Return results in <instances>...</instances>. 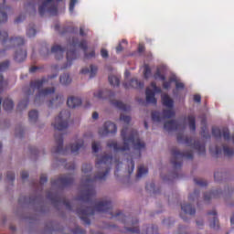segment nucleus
Instances as JSON below:
<instances>
[{
	"label": "nucleus",
	"mask_w": 234,
	"mask_h": 234,
	"mask_svg": "<svg viewBox=\"0 0 234 234\" xmlns=\"http://www.w3.org/2000/svg\"><path fill=\"white\" fill-rule=\"evenodd\" d=\"M112 154H107L101 156L96 161L97 169H101L94 177L87 176L82 178V191L80 196L77 197L79 202L82 205L77 208L76 213L80 218L86 224V226H90V219L89 217H92L96 211L98 213H109L111 218H118L122 222H125V215L122 211H118L115 215L112 211V203L110 200H102L99 202H94V197H96L95 183L98 180H105L107 176L111 172V165L113 162Z\"/></svg>",
	"instance_id": "obj_1"
},
{
	"label": "nucleus",
	"mask_w": 234,
	"mask_h": 234,
	"mask_svg": "<svg viewBox=\"0 0 234 234\" xmlns=\"http://www.w3.org/2000/svg\"><path fill=\"white\" fill-rule=\"evenodd\" d=\"M121 136L123 141V146L118 145L115 141H110L107 143V147L113 149L115 153H120L123 151H129L131 147H133L134 151H139L138 158L142 156L140 151L145 149V143L140 140L138 132L136 130H130L124 127L121 132Z\"/></svg>",
	"instance_id": "obj_2"
},
{
	"label": "nucleus",
	"mask_w": 234,
	"mask_h": 234,
	"mask_svg": "<svg viewBox=\"0 0 234 234\" xmlns=\"http://www.w3.org/2000/svg\"><path fill=\"white\" fill-rule=\"evenodd\" d=\"M23 45H25V38L21 37L10 38L8 37V32L5 30L0 31V47H2V49H0V58L5 56L6 50L16 47L17 49L15 53L14 59L16 63H23L27 59V49L21 48Z\"/></svg>",
	"instance_id": "obj_3"
},
{
	"label": "nucleus",
	"mask_w": 234,
	"mask_h": 234,
	"mask_svg": "<svg viewBox=\"0 0 234 234\" xmlns=\"http://www.w3.org/2000/svg\"><path fill=\"white\" fill-rule=\"evenodd\" d=\"M37 6L40 17L58 16L65 12V3L59 1L28 2L26 5V11L28 14H36Z\"/></svg>",
	"instance_id": "obj_4"
},
{
	"label": "nucleus",
	"mask_w": 234,
	"mask_h": 234,
	"mask_svg": "<svg viewBox=\"0 0 234 234\" xmlns=\"http://www.w3.org/2000/svg\"><path fill=\"white\" fill-rule=\"evenodd\" d=\"M54 78H58V74H53L51 76H48V78L43 77L40 80H31L28 89L24 90L26 96H32V94H34L36 90H38V92L36 95L35 101H37V100H41V98H47V96H51V94H54V92H56V88L51 87L43 89V86L45 85V83H48L49 80H54Z\"/></svg>",
	"instance_id": "obj_5"
},
{
	"label": "nucleus",
	"mask_w": 234,
	"mask_h": 234,
	"mask_svg": "<svg viewBox=\"0 0 234 234\" xmlns=\"http://www.w3.org/2000/svg\"><path fill=\"white\" fill-rule=\"evenodd\" d=\"M78 46L80 48L83 50L84 58L86 59L94 58V56H96V53L94 52V50H92L90 54L87 53V49L89 48V47L87 46V40H81L80 42L78 37H72L69 40V49L67 51V64L66 66L63 67V69H69V67L72 65V61L80 58V55L78 54V50H76V47Z\"/></svg>",
	"instance_id": "obj_6"
},
{
	"label": "nucleus",
	"mask_w": 234,
	"mask_h": 234,
	"mask_svg": "<svg viewBox=\"0 0 234 234\" xmlns=\"http://www.w3.org/2000/svg\"><path fill=\"white\" fill-rule=\"evenodd\" d=\"M55 141L57 146L52 149L53 154H67V151L69 150L74 154L78 153V151L83 147V140H79L76 144L63 149V134L59 133H55Z\"/></svg>",
	"instance_id": "obj_7"
},
{
	"label": "nucleus",
	"mask_w": 234,
	"mask_h": 234,
	"mask_svg": "<svg viewBox=\"0 0 234 234\" xmlns=\"http://www.w3.org/2000/svg\"><path fill=\"white\" fill-rule=\"evenodd\" d=\"M172 159L171 164L174 169H182V160L186 158L187 160H193V151L180 152L176 148L171 150Z\"/></svg>",
	"instance_id": "obj_8"
},
{
	"label": "nucleus",
	"mask_w": 234,
	"mask_h": 234,
	"mask_svg": "<svg viewBox=\"0 0 234 234\" xmlns=\"http://www.w3.org/2000/svg\"><path fill=\"white\" fill-rule=\"evenodd\" d=\"M176 138L177 142L180 144H185L186 145H188V147L196 149L198 154H206V144H201L200 141H195L193 138L184 136L182 133H178Z\"/></svg>",
	"instance_id": "obj_9"
},
{
	"label": "nucleus",
	"mask_w": 234,
	"mask_h": 234,
	"mask_svg": "<svg viewBox=\"0 0 234 234\" xmlns=\"http://www.w3.org/2000/svg\"><path fill=\"white\" fill-rule=\"evenodd\" d=\"M69 120H70V112L64 110L55 118L52 125L57 131H65L69 129Z\"/></svg>",
	"instance_id": "obj_10"
},
{
	"label": "nucleus",
	"mask_w": 234,
	"mask_h": 234,
	"mask_svg": "<svg viewBox=\"0 0 234 234\" xmlns=\"http://www.w3.org/2000/svg\"><path fill=\"white\" fill-rule=\"evenodd\" d=\"M74 184V176L72 174H67L64 176H61L60 177L57 179L51 180V186L52 187H69V186H72Z\"/></svg>",
	"instance_id": "obj_11"
},
{
	"label": "nucleus",
	"mask_w": 234,
	"mask_h": 234,
	"mask_svg": "<svg viewBox=\"0 0 234 234\" xmlns=\"http://www.w3.org/2000/svg\"><path fill=\"white\" fill-rule=\"evenodd\" d=\"M9 67H10V61L8 60H5L0 63V94L5 90V87H8V80H5V79L3 78L2 72H5V70H8ZM2 101L3 100L0 97V105Z\"/></svg>",
	"instance_id": "obj_12"
},
{
	"label": "nucleus",
	"mask_w": 234,
	"mask_h": 234,
	"mask_svg": "<svg viewBox=\"0 0 234 234\" xmlns=\"http://www.w3.org/2000/svg\"><path fill=\"white\" fill-rule=\"evenodd\" d=\"M162 114H163V117L160 115L159 112H152L153 122H162L163 118H174L176 113L173 108H168V110H163Z\"/></svg>",
	"instance_id": "obj_13"
},
{
	"label": "nucleus",
	"mask_w": 234,
	"mask_h": 234,
	"mask_svg": "<svg viewBox=\"0 0 234 234\" xmlns=\"http://www.w3.org/2000/svg\"><path fill=\"white\" fill-rule=\"evenodd\" d=\"M48 198L51 200L52 204H63L69 211H72V205L65 197H61L59 194H49L48 195Z\"/></svg>",
	"instance_id": "obj_14"
},
{
	"label": "nucleus",
	"mask_w": 234,
	"mask_h": 234,
	"mask_svg": "<svg viewBox=\"0 0 234 234\" xmlns=\"http://www.w3.org/2000/svg\"><path fill=\"white\" fill-rule=\"evenodd\" d=\"M161 92H162V88L158 86L155 87L154 90L147 88L145 90L147 103H152V105H156L157 101H156V97H154V94H160Z\"/></svg>",
	"instance_id": "obj_15"
},
{
	"label": "nucleus",
	"mask_w": 234,
	"mask_h": 234,
	"mask_svg": "<svg viewBox=\"0 0 234 234\" xmlns=\"http://www.w3.org/2000/svg\"><path fill=\"white\" fill-rule=\"evenodd\" d=\"M12 12V8L6 5V2H3L0 5V24L6 23L8 21V14Z\"/></svg>",
	"instance_id": "obj_16"
},
{
	"label": "nucleus",
	"mask_w": 234,
	"mask_h": 234,
	"mask_svg": "<svg viewBox=\"0 0 234 234\" xmlns=\"http://www.w3.org/2000/svg\"><path fill=\"white\" fill-rule=\"evenodd\" d=\"M212 134L215 138H224L227 142L229 140H231V136L229 135V130L228 128H224L222 131H220L219 128L213 127L212 128Z\"/></svg>",
	"instance_id": "obj_17"
},
{
	"label": "nucleus",
	"mask_w": 234,
	"mask_h": 234,
	"mask_svg": "<svg viewBox=\"0 0 234 234\" xmlns=\"http://www.w3.org/2000/svg\"><path fill=\"white\" fill-rule=\"evenodd\" d=\"M164 129L167 131V133H173V131H180L182 124L176 120L167 121L164 124Z\"/></svg>",
	"instance_id": "obj_18"
},
{
	"label": "nucleus",
	"mask_w": 234,
	"mask_h": 234,
	"mask_svg": "<svg viewBox=\"0 0 234 234\" xmlns=\"http://www.w3.org/2000/svg\"><path fill=\"white\" fill-rule=\"evenodd\" d=\"M209 218V227L212 229H218L220 226L218 225V218L217 217V210L213 209L212 211L207 213Z\"/></svg>",
	"instance_id": "obj_19"
},
{
	"label": "nucleus",
	"mask_w": 234,
	"mask_h": 234,
	"mask_svg": "<svg viewBox=\"0 0 234 234\" xmlns=\"http://www.w3.org/2000/svg\"><path fill=\"white\" fill-rule=\"evenodd\" d=\"M118 131V127L114 122H106L103 125V130L101 134H115Z\"/></svg>",
	"instance_id": "obj_20"
},
{
	"label": "nucleus",
	"mask_w": 234,
	"mask_h": 234,
	"mask_svg": "<svg viewBox=\"0 0 234 234\" xmlns=\"http://www.w3.org/2000/svg\"><path fill=\"white\" fill-rule=\"evenodd\" d=\"M124 89H144V82L138 79H132L130 81L123 83Z\"/></svg>",
	"instance_id": "obj_21"
},
{
	"label": "nucleus",
	"mask_w": 234,
	"mask_h": 234,
	"mask_svg": "<svg viewBox=\"0 0 234 234\" xmlns=\"http://www.w3.org/2000/svg\"><path fill=\"white\" fill-rule=\"evenodd\" d=\"M93 96L99 100H107V98H112V96H114V92L107 90H99L97 92L93 93Z\"/></svg>",
	"instance_id": "obj_22"
},
{
	"label": "nucleus",
	"mask_w": 234,
	"mask_h": 234,
	"mask_svg": "<svg viewBox=\"0 0 234 234\" xmlns=\"http://www.w3.org/2000/svg\"><path fill=\"white\" fill-rule=\"evenodd\" d=\"M111 104L119 109V111H122L123 112H129L131 111V106L124 104L121 101H111Z\"/></svg>",
	"instance_id": "obj_23"
},
{
	"label": "nucleus",
	"mask_w": 234,
	"mask_h": 234,
	"mask_svg": "<svg viewBox=\"0 0 234 234\" xmlns=\"http://www.w3.org/2000/svg\"><path fill=\"white\" fill-rule=\"evenodd\" d=\"M51 52L55 54L56 59H61L63 58V54L65 53V48L59 45H55L51 48Z\"/></svg>",
	"instance_id": "obj_24"
},
{
	"label": "nucleus",
	"mask_w": 234,
	"mask_h": 234,
	"mask_svg": "<svg viewBox=\"0 0 234 234\" xmlns=\"http://www.w3.org/2000/svg\"><path fill=\"white\" fill-rule=\"evenodd\" d=\"M63 101H65V99H63V96L56 95L55 98L49 100L48 103V107H59V105H61Z\"/></svg>",
	"instance_id": "obj_25"
},
{
	"label": "nucleus",
	"mask_w": 234,
	"mask_h": 234,
	"mask_svg": "<svg viewBox=\"0 0 234 234\" xmlns=\"http://www.w3.org/2000/svg\"><path fill=\"white\" fill-rule=\"evenodd\" d=\"M67 105L69 109H76V107H80V105H81V99L78 97H70L67 101Z\"/></svg>",
	"instance_id": "obj_26"
},
{
	"label": "nucleus",
	"mask_w": 234,
	"mask_h": 234,
	"mask_svg": "<svg viewBox=\"0 0 234 234\" xmlns=\"http://www.w3.org/2000/svg\"><path fill=\"white\" fill-rule=\"evenodd\" d=\"M161 100L163 105L167 107V109H173L175 107V101H173L167 94L162 95Z\"/></svg>",
	"instance_id": "obj_27"
},
{
	"label": "nucleus",
	"mask_w": 234,
	"mask_h": 234,
	"mask_svg": "<svg viewBox=\"0 0 234 234\" xmlns=\"http://www.w3.org/2000/svg\"><path fill=\"white\" fill-rule=\"evenodd\" d=\"M221 195H222L221 190H213L211 192L204 194V200L205 202H209L211 198H218V197H220Z\"/></svg>",
	"instance_id": "obj_28"
},
{
	"label": "nucleus",
	"mask_w": 234,
	"mask_h": 234,
	"mask_svg": "<svg viewBox=\"0 0 234 234\" xmlns=\"http://www.w3.org/2000/svg\"><path fill=\"white\" fill-rule=\"evenodd\" d=\"M97 72H98V67H96L95 65H90V69H89V68H84L80 71L81 74H90V79L94 78Z\"/></svg>",
	"instance_id": "obj_29"
},
{
	"label": "nucleus",
	"mask_w": 234,
	"mask_h": 234,
	"mask_svg": "<svg viewBox=\"0 0 234 234\" xmlns=\"http://www.w3.org/2000/svg\"><path fill=\"white\" fill-rule=\"evenodd\" d=\"M181 209L186 215H195L197 213V209L191 204L181 205Z\"/></svg>",
	"instance_id": "obj_30"
},
{
	"label": "nucleus",
	"mask_w": 234,
	"mask_h": 234,
	"mask_svg": "<svg viewBox=\"0 0 234 234\" xmlns=\"http://www.w3.org/2000/svg\"><path fill=\"white\" fill-rule=\"evenodd\" d=\"M186 120L188 122V127L190 131L195 133V131H197V119L195 118L194 115H188Z\"/></svg>",
	"instance_id": "obj_31"
},
{
	"label": "nucleus",
	"mask_w": 234,
	"mask_h": 234,
	"mask_svg": "<svg viewBox=\"0 0 234 234\" xmlns=\"http://www.w3.org/2000/svg\"><path fill=\"white\" fill-rule=\"evenodd\" d=\"M3 108L6 112H10L14 109V101L10 99H5L3 101Z\"/></svg>",
	"instance_id": "obj_32"
},
{
	"label": "nucleus",
	"mask_w": 234,
	"mask_h": 234,
	"mask_svg": "<svg viewBox=\"0 0 234 234\" xmlns=\"http://www.w3.org/2000/svg\"><path fill=\"white\" fill-rule=\"evenodd\" d=\"M108 80L112 87H120V79L117 76L110 75Z\"/></svg>",
	"instance_id": "obj_33"
},
{
	"label": "nucleus",
	"mask_w": 234,
	"mask_h": 234,
	"mask_svg": "<svg viewBox=\"0 0 234 234\" xmlns=\"http://www.w3.org/2000/svg\"><path fill=\"white\" fill-rule=\"evenodd\" d=\"M59 81L61 85H69V83H71L72 79H70V75L63 74L60 76Z\"/></svg>",
	"instance_id": "obj_34"
},
{
	"label": "nucleus",
	"mask_w": 234,
	"mask_h": 234,
	"mask_svg": "<svg viewBox=\"0 0 234 234\" xmlns=\"http://www.w3.org/2000/svg\"><path fill=\"white\" fill-rule=\"evenodd\" d=\"M149 173V170L145 168L144 165H140L137 170L136 178H142V176H145Z\"/></svg>",
	"instance_id": "obj_35"
},
{
	"label": "nucleus",
	"mask_w": 234,
	"mask_h": 234,
	"mask_svg": "<svg viewBox=\"0 0 234 234\" xmlns=\"http://www.w3.org/2000/svg\"><path fill=\"white\" fill-rule=\"evenodd\" d=\"M54 29L56 30V32H58L61 36H63V34H67V32L70 30V27H59V24H56Z\"/></svg>",
	"instance_id": "obj_36"
},
{
	"label": "nucleus",
	"mask_w": 234,
	"mask_h": 234,
	"mask_svg": "<svg viewBox=\"0 0 234 234\" xmlns=\"http://www.w3.org/2000/svg\"><path fill=\"white\" fill-rule=\"evenodd\" d=\"M143 74H144V80H149V78H151V67L149 66V64L144 65Z\"/></svg>",
	"instance_id": "obj_37"
},
{
	"label": "nucleus",
	"mask_w": 234,
	"mask_h": 234,
	"mask_svg": "<svg viewBox=\"0 0 234 234\" xmlns=\"http://www.w3.org/2000/svg\"><path fill=\"white\" fill-rule=\"evenodd\" d=\"M29 100L28 98L22 100L17 106L18 111H25L28 107Z\"/></svg>",
	"instance_id": "obj_38"
},
{
	"label": "nucleus",
	"mask_w": 234,
	"mask_h": 234,
	"mask_svg": "<svg viewBox=\"0 0 234 234\" xmlns=\"http://www.w3.org/2000/svg\"><path fill=\"white\" fill-rule=\"evenodd\" d=\"M39 116L37 111L33 110L31 112H29L28 113V118H29V122H37V117Z\"/></svg>",
	"instance_id": "obj_39"
},
{
	"label": "nucleus",
	"mask_w": 234,
	"mask_h": 234,
	"mask_svg": "<svg viewBox=\"0 0 234 234\" xmlns=\"http://www.w3.org/2000/svg\"><path fill=\"white\" fill-rule=\"evenodd\" d=\"M154 80H161L162 81H165V75L162 74V71H160V69H157L154 75Z\"/></svg>",
	"instance_id": "obj_40"
},
{
	"label": "nucleus",
	"mask_w": 234,
	"mask_h": 234,
	"mask_svg": "<svg viewBox=\"0 0 234 234\" xmlns=\"http://www.w3.org/2000/svg\"><path fill=\"white\" fill-rule=\"evenodd\" d=\"M223 153H224L225 156H233L234 150H233V148H229V146L224 145Z\"/></svg>",
	"instance_id": "obj_41"
},
{
	"label": "nucleus",
	"mask_w": 234,
	"mask_h": 234,
	"mask_svg": "<svg viewBox=\"0 0 234 234\" xmlns=\"http://www.w3.org/2000/svg\"><path fill=\"white\" fill-rule=\"evenodd\" d=\"M194 182L196 184V186H199L200 187H206L207 186V181L204 180V179H194Z\"/></svg>",
	"instance_id": "obj_42"
},
{
	"label": "nucleus",
	"mask_w": 234,
	"mask_h": 234,
	"mask_svg": "<svg viewBox=\"0 0 234 234\" xmlns=\"http://www.w3.org/2000/svg\"><path fill=\"white\" fill-rule=\"evenodd\" d=\"M90 171H92V165H90V164H84L82 165V173L87 175V173H90Z\"/></svg>",
	"instance_id": "obj_43"
},
{
	"label": "nucleus",
	"mask_w": 234,
	"mask_h": 234,
	"mask_svg": "<svg viewBox=\"0 0 234 234\" xmlns=\"http://www.w3.org/2000/svg\"><path fill=\"white\" fill-rule=\"evenodd\" d=\"M37 34L36 27H32L27 30V37H35Z\"/></svg>",
	"instance_id": "obj_44"
},
{
	"label": "nucleus",
	"mask_w": 234,
	"mask_h": 234,
	"mask_svg": "<svg viewBox=\"0 0 234 234\" xmlns=\"http://www.w3.org/2000/svg\"><path fill=\"white\" fill-rule=\"evenodd\" d=\"M128 173L129 175H133V172L134 171V161L133 159L128 160Z\"/></svg>",
	"instance_id": "obj_45"
},
{
	"label": "nucleus",
	"mask_w": 234,
	"mask_h": 234,
	"mask_svg": "<svg viewBox=\"0 0 234 234\" xmlns=\"http://www.w3.org/2000/svg\"><path fill=\"white\" fill-rule=\"evenodd\" d=\"M209 151L210 153H212V154L218 156V154L222 153V148H218V146H215V149H213V147H210Z\"/></svg>",
	"instance_id": "obj_46"
},
{
	"label": "nucleus",
	"mask_w": 234,
	"mask_h": 234,
	"mask_svg": "<svg viewBox=\"0 0 234 234\" xmlns=\"http://www.w3.org/2000/svg\"><path fill=\"white\" fill-rule=\"evenodd\" d=\"M173 81H175V78H171L169 81H164L163 89H165V90L171 89V83H173Z\"/></svg>",
	"instance_id": "obj_47"
},
{
	"label": "nucleus",
	"mask_w": 234,
	"mask_h": 234,
	"mask_svg": "<svg viewBox=\"0 0 234 234\" xmlns=\"http://www.w3.org/2000/svg\"><path fill=\"white\" fill-rule=\"evenodd\" d=\"M120 120L121 122H124V123H127V125L131 123V116L121 114Z\"/></svg>",
	"instance_id": "obj_48"
},
{
	"label": "nucleus",
	"mask_w": 234,
	"mask_h": 234,
	"mask_svg": "<svg viewBox=\"0 0 234 234\" xmlns=\"http://www.w3.org/2000/svg\"><path fill=\"white\" fill-rule=\"evenodd\" d=\"M24 134H25V129H23V128L16 129V136H17L18 138H23Z\"/></svg>",
	"instance_id": "obj_49"
},
{
	"label": "nucleus",
	"mask_w": 234,
	"mask_h": 234,
	"mask_svg": "<svg viewBox=\"0 0 234 234\" xmlns=\"http://www.w3.org/2000/svg\"><path fill=\"white\" fill-rule=\"evenodd\" d=\"M73 234H87V232L85 231V229H82L80 227H76L73 230H72Z\"/></svg>",
	"instance_id": "obj_50"
},
{
	"label": "nucleus",
	"mask_w": 234,
	"mask_h": 234,
	"mask_svg": "<svg viewBox=\"0 0 234 234\" xmlns=\"http://www.w3.org/2000/svg\"><path fill=\"white\" fill-rule=\"evenodd\" d=\"M174 81L176 82V90H182L186 87V85H184L183 82H179L176 79H175Z\"/></svg>",
	"instance_id": "obj_51"
},
{
	"label": "nucleus",
	"mask_w": 234,
	"mask_h": 234,
	"mask_svg": "<svg viewBox=\"0 0 234 234\" xmlns=\"http://www.w3.org/2000/svg\"><path fill=\"white\" fill-rule=\"evenodd\" d=\"M87 34H89V29H86L85 27H80V36H81L82 37H85V36H87Z\"/></svg>",
	"instance_id": "obj_52"
},
{
	"label": "nucleus",
	"mask_w": 234,
	"mask_h": 234,
	"mask_svg": "<svg viewBox=\"0 0 234 234\" xmlns=\"http://www.w3.org/2000/svg\"><path fill=\"white\" fill-rule=\"evenodd\" d=\"M199 195H200V191L195 190L194 193L188 197V198L189 200H195V198H198Z\"/></svg>",
	"instance_id": "obj_53"
},
{
	"label": "nucleus",
	"mask_w": 234,
	"mask_h": 234,
	"mask_svg": "<svg viewBox=\"0 0 234 234\" xmlns=\"http://www.w3.org/2000/svg\"><path fill=\"white\" fill-rule=\"evenodd\" d=\"M91 149H92L93 153H98V151H100V143L93 142L91 144Z\"/></svg>",
	"instance_id": "obj_54"
},
{
	"label": "nucleus",
	"mask_w": 234,
	"mask_h": 234,
	"mask_svg": "<svg viewBox=\"0 0 234 234\" xmlns=\"http://www.w3.org/2000/svg\"><path fill=\"white\" fill-rule=\"evenodd\" d=\"M6 178L9 180V182H14V180H16V175H14L12 172H7Z\"/></svg>",
	"instance_id": "obj_55"
},
{
	"label": "nucleus",
	"mask_w": 234,
	"mask_h": 234,
	"mask_svg": "<svg viewBox=\"0 0 234 234\" xmlns=\"http://www.w3.org/2000/svg\"><path fill=\"white\" fill-rule=\"evenodd\" d=\"M101 58H103L104 59H107V58H109V51H107V49H101Z\"/></svg>",
	"instance_id": "obj_56"
},
{
	"label": "nucleus",
	"mask_w": 234,
	"mask_h": 234,
	"mask_svg": "<svg viewBox=\"0 0 234 234\" xmlns=\"http://www.w3.org/2000/svg\"><path fill=\"white\" fill-rule=\"evenodd\" d=\"M76 1H71L69 3V12L70 14H74V7L76 6Z\"/></svg>",
	"instance_id": "obj_57"
},
{
	"label": "nucleus",
	"mask_w": 234,
	"mask_h": 234,
	"mask_svg": "<svg viewBox=\"0 0 234 234\" xmlns=\"http://www.w3.org/2000/svg\"><path fill=\"white\" fill-rule=\"evenodd\" d=\"M48 181V178L45 176V175H42L40 176V184L43 186V184H47V182Z\"/></svg>",
	"instance_id": "obj_58"
},
{
	"label": "nucleus",
	"mask_w": 234,
	"mask_h": 234,
	"mask_svg": "<svg viewBox=\"0 0 234 234\" xmlns=\"http://www.w3.org/2000/svg\"><path fill=\"white\" fill-rule=\"evenodd\" d=\"M194 101H196V103H200V101H202V97L198 94L194 95Z\"/></svg>",
	"instance_id": "obj_59"
},
{
	"label": "nucleus",
	"mask_w": 234,
	"mask_h": 234,
	"mask_svg": "<svg viewBox=\"0 0 234 234\" xmlns=\"http://www.w3.org/2000/svg\"><path fill=\"white\" fill-rule=\"evenodd\" d=\"M66 169H69V171H74L76 169V165L74 164L66 165Z\"/></svg>",
	"instance_id": "obj_60"
},
{
	"label": "nucleus",
	"mask_w": 234,
	"mask_h": 234,
	"mask_svg": "<svg viewBox=\"0 0 234 234\" xmlns=\"http://www.w3.org/2000/svg\"><path fill=\"white\" fill-rule=\"evenodd\" d=\"M21 178H22V180H27V178H28V172L23 171L21 173Z\"/></svg>",
	"instance_id": "obj_61"
},
{
	"label": "nucleus",
	"mask_w": 234,
	"mask_h": 234,
	"mask_svg": "<svg viewBox=\"0 0 234 234\" xmlns=\"http://www.w3.org/2000/svg\"><path fill=\"white\" fill-rule=\"evenodd\" d=\"M25 16L20 15L16 20L15 23H21V21H24Z\"/></svg>",
	"instance_id": "obj_62"
},
{
	"label": "nucleus",
	"mask_w": 234,
	"mask_h": 234,
	"mask_svg": "<svg viewBox=\"0 0 234 234\" xmlns=\"http://www.w3.org/2000/svg\"><path fill=\"white\" fill-rule=\"evenodd\" d=\"M39 69H43V68H40V67H37V66L31 67L29 69V72H36V70H39Z\"/></svg>",
	"instance_id": "obj_63"
},
{
	"label": "nucleus",
	"mask_w": 234,
	"mask_h": 234,
	"mask_svg": "<svg viewBox=\"0 0 234 234\" xmlns=\"http://www.w3.org/2000/svg\"><path fill=\"white\" fill-rule=\"evenodd\" d=\"M122 50H123V47H122V44H119V45L116 47V52H117V54H120V52H122Z\"/></svg>",
	"instance_id": "obj_64"
}]
</instances>
